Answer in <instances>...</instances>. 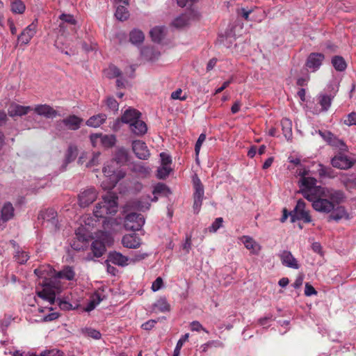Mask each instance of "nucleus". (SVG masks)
Listing matches in <instances>:
<instances>
[{
	"label": "nucleus",
	"mask_w": 356,
	"mask_h": 356,
	"mask_svg": "<svg viewBox=\"0 0 356 356\" xmlns=\"http://www.w3.org/2000/svg\"><path fill=\"white\" fill-rule=\"evenodd\" d=\"M300 193L309 202L316 211L330 213L334 209V204H339L346 200V195L341 190L323 188L316 186L315 178L308 177V171L300 170L298 172Z\"/></svg>",
	"instance_id": "1"
},
{
	"label": "nucleus",
	"mask_w": 356,
	"mask_h": 356,
	"mask_svg": "<svg viewBox=\"0 0 356 356\" xmlns=\"http://www.w3.org/2000/svg\"><path fill=\"white\" fill-rule=\"evenodd\" d=\"M117 200L118 197L115 193H108L95 204L93 209L95 218L97 220L104 219L103 228L106 237L111 233L113 225L116 224V220L110 216L115 215L118 211Z\"/></svg>",
	"instance_id": "2"
},
{
	"label": "nucleus",
	"mask_w": 356,
	"mask_h": 356,
	"mask_svg": "<svg viewBox=\"0 0 356 356\" xmlns=\"http://www.w3.org/2000/svg\"><path fill=\"white\" fill-rule=\"evenodd\" d=\"M115 161H111L103 168L105 179L102 182L101 186L104 190L113 189L117 183L124 177L125 173L122 170H116Z\"/></svg>",
	"instance_id": "3"
},
{
	"label": "nucleus",
	"mask_w": 356,
	"mask_h": 356,
	"mask_svg": "<svg viewBox=\"0 0 356 356\" xmlns=\"http://www.w3.org/2000/svg\"><path fill=\"white\" fill-rule=\"evenodd\" d=\"M290 216L292 222L297 220L307 223L312 221L309 211L305 209V202L302 200H299L297 202L296 207L290 212Z\"/></svg>",
	"instance_id": "4"
},
{
	"label": "nucleus",
	"mask_w": 356,
	"mask_h": 356,
	"mask_svg": "<svg viewBox=\"0 0 356 356\" xmlns=\"http://www.w3.org/2000/svg\"><path fill=\"white\" fill-rule=\"evenodd\" d=\"M193 181L195 190L193 193V209L195 213H198L200 210L204 197V187L200 179L197 177H194Z\"/></svg>",
	"instance_id": "5"
},
{
	"label": "nucleus",
	"mask_w": 356,
	"mask_h": 356,
	"mask_svg": "<svg viewBox=\"0 0 356 356\" xmlns=\"http://www.w3.org/2000/svg\"><path fill=\"white\" fill-rule=\"evenodd\" d=\"M331 163L334 168L347 170L356 163V158L350 157L343 153H339L332 158Z\"/></svg>",
	"instance_id": "6"
},
{
	"label": "nucleus",
	"mask_w": 356,
	"mask_h": 356,
	"mask_svg": "<svg viewBox=\"0 0 356 356\" xmlns=\"http://www.w3.org/2000/svg\"><path fill=\"white\" fill-rule=\"evenodd\" d=\"M145 224V218L143 215L131 213L125 218L124 226L127 229L139 230Z\"/></svg>",
	"instance_id": "7"
},
{
	"label": "nucleus",
	"mask_w": 356,
	"mask_h": 356,
	"mask_svg": "<svg viewBox=\"0 0 356 356\" xmlns=\"http://www.w3.org/2000/svg\"><path fill=\"white\" fill-rule=\"evenodd\" d=\"M43 289L37 292L39 298L52 305L56 301V294L58 291L56 286H51L49 283H42Z\"/></svg>",
	"instance_id": "8"
},
{
	"label": "nucleus",
	"mask_w": 356,
	"mask_h": 356,
	"mask_svg": "<svg viewBox=\"0 0 356 356\" xmlns=\"http://www.w3.org/2000/svg\"><path fill=\"white\" fill-rule=\"evenodd\" d=\"M97 192L93 187L83 190L79 195V203L81 207H86L92 204L97 197Z\"/></svg>",
	"instance_id": "9"
},
{
	"label": "nucleus",
	"mask_w": 356,
	"mask_h": 356,
	"mask_svg": "<svg viewBox=\"0 0 356 356\" xmlns=\"http://www.w3.org/2000/svg\"><path fill=\"white\" fill-rule=\"evenodd\" d=\"M136 261V259H131L116 251L109 252L107 258V262H111L121 267L127 266L131 262L134 263Z\"/></svg>",
	"instance_id": "10"
},
{
	"label": "nucleus",
	"mask_w": 356,
	"mask_h": 356,
	"mask_svg": "<svg viewBox=\"0 0 356 356\" xmlns=\"http://www.w3.org/2000/svg\"><path fill=\"white\" fill-rule=\"evenodd\" d=\"M83 119L75 115H71L62 120L57 121L56 124L57 127H61L62 125L66 126L70 130H77L80 128Z\"/></svg>",
	"instance_id": "11"
},
{
	"label": "nucleus",
	"mask_w": 356,
	"mask_h": 356,
	"mask_svg": "<svg viewBox=\"0 0 356 356\" xmlns=\"http://www.w3.org/2000/svg\"><path fill=\"white\" fill-rule=\"evenodd\" d=\"M325 56L321 53H311L306 61V66L312 72L317 71L321 66Z\"/></svg>",
	"instance_id": "12"
},
{
	"label": "nucleus",
	"mask_w": 356,
	"mask_h": 356,
	"mask_svg": "<svg viewBox=\"0 0 356 356\" xmlns=\"http://www.w3.org/2000/svg\"><path fill=\"white\" fill-rule=\"evenodd\" d=\"M37 31V25L31 23L26 27L22 33L18 35L17 40L22 44H27L35 35Z\"/></svg>",
	"instance_id": "13"
},
{
	"label": "nucleus",
	"mask_w": 356,
	"mask_h": 356,
	"mask_svg": "<svg viewBox=\"0 0 356 356\" xmlns=\"http://www.w3.org/2000/svg\"><path fill=\"white\" fill-rule=\"evenodd\" d=\"M36 114L46 118H54L58 115V113L53 107L48 104H38L32 108Z\"/></svg>",
	"instance_id": "14"
},
{
	"label": "nucleus",
	"mask_w": 356,
	"mask_h": 356,
	"mask_svg": "<svg viewBox=\"0 0 356 356\" xmlns=\"http://www.w3.org/2000/svg\"><path fill=\"white\" fill-rule=\"evenodd\" d=\"M132 149L136 156L140 159H147L150 155L146 144L140 140L133 141Z\"/></svg>",
	"instance_id": "15"
},
{
	"label": "nucleus",
	"mask_w": 356,
	"mask_h": 356,
	"mask_svg": "<svg viewBox=\"0 0 356 356\" xmlns=\"http://www.w3.org/2000/svg\"><path fill=\"white\" fill-rule=\"evenodd\" d=\"M334 204V209L331 211L328 217V220H334L338 222L342 219L348 220L350 218V214L343 206H337Z\"/></svg>",
	"instance_id": "16"
},
{
	"label": "nucleus",
	"mask_w": 356,
	"mask_h": 356,
	"mask_svg": "<svg viewBox=\"0 0 356 356\" xmlns=\"http://www.w3.org/2000/svg\"><path fill=\"white\" fill-rule=\"evenodd\" d=\"M149 199L150 197L147 195V197H143L140 200H136L128 202L126 207L129 209H135L144 211L148 210L150 207V203L149 202Z\"/></svg>",
	"instance_id": "17"
},
{
	"label": "nucleus",
	"mask_w": 356,
	"mask_h": 356,
	"mask_svg": "<svg viewBox=\"0 0 356 356\" xmlns=\"http://www.w3.org/2000/svg\"><path fill=\"white\" fill-rule=\"evenodd\" d=\"M31 111H32V108L31 106H24L15 103H12L8 106V113L12 118L16 116L21 117L25 115Z\"/></svg>",
	"instance_id": "18"
},
{
	"label": "nucleus",
	"mask_w": 356,
	"mask_h": 356,
	"mask_svg": "<svg viewBox=\"0 0 356 356\" xmlns=\"http://www.w3.org/2000/svg\"><path fill=\"white\" fill-rule=\"evenodd\" d=\"M280 257L282 261V264L287 266L289 268H291L293 269H298L299 264L296 259L293 256L291 252L287 250H284L280 254Z\"/></svg>",
	"instance_id": "19"
},
{
	"label": "nucleus",
	"mask_w": 356,
	"mask_h": 356,
	"mask_svg": "<svg viewBox=\"0 0 356 356\" xmlns=\"http://www.w3.org/2000/svg\"><path fill=\"white\" fill-rule=\"evenodd\" d=\"M122 243L125 248L136 249L140 245L141 239L136 234H127L123 236Z\"/></svg>",
	"instance_id": "20"
},
{
	"label": "nucleus",
	"mask_w": 356,
	"mask_h": 356,
	"mask_svg": "<svg viewBox=\"0 0 356 356\" xmlns=\"http://www.w3.org/2000/svg\"><path fill=\"white\" fill-rule=\"evenodd\" d=\"M333 97L327 95H320L317 97V102L321 106L320 108H315L314 113L318 114L327 111L331 106Z\"/></svg>",
	"instance_id": "21"
},
{
	"label": "nucleus",
	"mask_w": 356,
	"mask_h": 356,
	"mask_svg": "<svg viewBox=\"0 0 356 356\" xmlns=\"http://www.w3.org/2000/svg\"><path fill=\"white\" fill-rule=\"evenodd\" d=\"M140 113L136 111L134 108H129L127 109L124 113L122 114L120 120L125 124H129V125L134 120H137V118H140Z\"/></svg>",
	"instance_id": "22"
},
{
	"label": "nucleus",
	"mask_w": 356,
	"mask_h": 356,
	"mask_svg": "<svg viewBox=\"0 0 356 356\" xmlns=\"http://www.w3.org/2000/svg\"><path fill=\"white\" fill-rule=\"evenodd\" d=\"M129 128L131 132L137 136L145 134L147 130L146 124L140 120V118H137V120L131 122L129 125Z\"/></svg>",
	"instance_id": "23"
},
{
	"label": "nucleus",
	"mask_w": 356,
	"mask_h": 356,
	"mask_svg": "<svg viewBox=\"0 0 356 356\" xmlns=\"http://www.w3.org/2000/svg\"><path fill=\"white\" fill-rule=\"evenodd\" d=\"M245 247L251 251L252 254H257L261 250V246L256 242L252 237L248 236H243L241 238Z\"/></svg>",
	"instance_id": "24"
},
{
	"label": "nucleus",
	"mask_w": 356,
	"mask_h": 356,
	"mask_svg": "<svg viewBox=\"0 0 356 356\" xmlns=\"http://www.w3.org/2000/svg\"><path fill=\"white\" fill-rule=\"evenodd\" d=\"M78 154V149L75 145H70L66 151L63 168L65 169L67 164L75 160Z\"/></svg>",
	"instance_id": "25"
},
{
	"label": "nucleus",
	"mask_w": 356,
	"mask_h": 356,
	"mask_svg": "<svg viewBox=\"0 0 356 356\" xmlns=\"http://www.w3.org/2000/svg\"><path fill=\"white\" fill-rule=\"evenodd\" d=\"M141 54L147 60L154 61L159 58L160 52L153 47H145L141 51Z\"/></svg>",
	"instance_id": "26"
},
{
	"label": "nucleus",
	"mask_w": 356,
	"mask_h": 356,
	"mask_svg": "<svg viewBox=\"0 0 356 356\" xmlns=\"http://www.w3.org/2000/svg\"><path fill=\"white\" fill-rule=\"evenodd\" d=\"M106 115L105 114L101 113V114L95 115L90 117L86 121V124L88 127H98L106 121Z\"/></svg>",
	"instance_id": "27"
},
{
	"label": "nucleus",
	"mask_w": 356,
	"mask_h": 356,
	"mask_svg": "<svg viewBox=\"0 0 356 356\" xmlns=\"http://www.w3.org/2000/svg\"><path fill=\"white\" fill-rule=\"evenodd\" d=\"M149 33L153 41L159 42L165 35V28L164 26H155L150 31Z\"/></svg>",
	"instance_id": "28"
},
{
	"label": "nucleus",
	"mask_w": 356,
	"mask_h": 356,
	"mask_svg": "<svg viewBox=\"0 0 356 356\" xmlns=\"http://www.w3.org/2000/svg\"><path fill=\"white\" fill-rule=\"evenodd\" d=\"M282 131L284 137L290 140L292 137V122L288 118H284L281 121Z\"/></svg>",
	"instance_id": "29"
},
{
	"label": "nucleus",
	"mask_w": 356,
	"mask_h": 356,
	"mask_svg": "<svg viewBox=\"0 0 356 356\" xmlns=\"http://www.w3.org/2000/svg\"><path fill=\"white\" fill-rule=\"evenodd\" d=\"M92 252L95 257H100L105 251V245L102 241L96 240L91 245Z\"/></svg>",
	"instance_id": "30"
},
{
	"label": "nucleus",
	"mask_w": 356,
	"mask_h": 356,
	"mask_svg": "<svg viewBox=\"0 0 356 356\" xmlns=\"http://www.w3.org/2000/svg\"><path fill=\"white\" fill-rule=\"evenodd\" d=\"M56 213L53 209H48L45 211L40 213L38 218H42L43 220L50 222L53 225H56L57 220L55 219Z\"/></svg>",
	"instance_id": "31"
},
{
	"label": "nucleus",
	"mask_w": 356,
	"mask_h": 356,
	"mask_svg": "<svg viewBox=\"0 0 356 356\" xmlns=\"http://www.w3.org/2000/svg\"><path fill=\"white\" fill-rule=\"evenodd\" d=\"M145 39L144 33L138 29H134L130 32L129 40L130 42L134 44H141Z\"/></svg>",
	"instance_id": "32"
},
{
	"label": "nucleus",
	"mask_w": 356,
	"mask_h": 356,
	"mask_svg": "<svg viewBox=\"0 0 356 356\" xmlns=\"http://www.w3.org/2000/svg\"><path fill=\"white\" fill-rule=\"evenodd\" d=\"M332 64L334 69L339 72L344 71L347 67V64L343 57L335 56L332 58Z\"/></svg>",
	"instance_id": "33"
},
{
	"label": "nucleus",
	"mask_w": 356,
	"mask_h": 356,
	"mask_svg": "<svg viewBox=\"0 0 356 356\" xmlns=\"http://www.w3.org/2000/svg\"><path fill=\"white\" fill-rule=\"evenodd\" d=\"M74 276L75 273L70 266L65 267L62 270L59 271L56 275L58 278L65 279L67 280H74Z\"/></svg>",
	"instance_id": "34"
},
{
	"label": "nucleus",
	"mask_w": 356,
	"mask_h": 356,
	"mask_svg": "<svg viewBox=\"0 0 356 356\" xmlns=\"http://www.w3.org/2000/svg\"><path fill=\"white\" fill-rule=\"evenodd\" d=\"M190 21V17L188 14H183L175 18L172 22V26L176 28H182L186 26Z\"/></svg>",
	"instance_id": "35"
},
{
	"label": "nucleus",
	"mask_w": 356,
	"mask_h": 356,
	"mask_svg": "<svg viewBox=\"0 0 356 356\" xmlns=\"http://www.w3.org/2000/svg\"><path fill=\"white\" fill-rule=\"evenodd\" d=\"M152 193L154 194V195H162L168 196V194L171 193V192L165 184L162 183H158L154 186Z\"/></svg>",
	"instance_id": "36"
},
{
	"label": "nucleus",
	"mask_w": 356,
	"mask_h": 356,
	"mask_svg": "<svg viewBox=\"0 0 356 356\" xmlns=\"http://www.w3.org/2000/svg\"><path fill=\"white\" fill-rule=\"evenodd\" d=\"M115 16L118 20L124 21L129 17V12L126 7L119 6L117 7Z\"/></svg>",
	"instance_id": "37"
},
{
	"label": "nucleus",
	"mask_w": 356,
	"mask_h": 356,
	"mask_svg": "<svg viewBox=\"0 0 356 356\" xmlns=\"http://www.w3.org/2000/svg\"><path fill=\"white\" fill-rule=\"evenodd\" d=\"M318 172L320 177L333 178L335 177L333 170L330 167H325L321 164L318 165Z\"/></svg>",
	"instance_id": "38"
},
{
	"label": "nucleus",
	"mask_w": 356,
	"mask_h": 356,
	"mask_svg": "<svg viewBox=\"0 0 356 356\" xmlns=\"http://www.w3.org/2000/svg\"><path fill=\"white\" fill-rule=\"evenodd\" d=\"M11 10L14 13L22 14L25 10V5L20 0H15L11 3Z\"/></svg>",
	"instance_id": "39"
},
{
	"label": "nucleus",
	"mask_w": 356,
	"mask_h": 356,
	"mask_svg": "<svg viewBox=\"0 0 356 356\" xmlns=\"http://www.w3.org/2000/svg\"><path fill=\"white\" fill-rule=\"evenodd\" d=\"M116 139L113 135L101 134L100 143L105 147H111L115 143Z\"/></svg>",
	"instance_id": "40"
},
{
	"label": "nucleus",
	"mask_w": 356,
	"mask_h": 356,
	"mask_svg": "<svg viewBox=\"0 0 356 356\" xmlns=\"http://www.w3.org/2000/svg\"><path fill=\"white\" fill-rule=\"evenodd\" d=\"M154 307L161 312H165L170 310V305L165 298H160L154 304Z\"/></svg>",
	"instance_id": "41"
},
{
	"label": "nucleus",
	"mask_w": 356,
	"mask_h": 356,
	"mask_svg": "<svg viewBox=\"0 0 356 356\" xmlns=\"http://www.w3.org/2000/svg\"><path fill=\"white\" fill-rule=\"evenodd\" d=\"M105 74L110 79L114 77H118L121 74L120 70L115 65H110L107 69L104 71Z\"/></svg>",
	"instance_id": "42"
},
{
	"label": "nucleus",
	"mask_w": 356,
	"mask_h": 356,
	"mask_svg": "<svg viewBox=\"0 0 356 356\" xmlns=\"http://www.w3.org/2000/svg\"><path fill=\"white\" fill-rule=\"evenodd\" d=\"M171 171L172 168L170 165H161L157 170V177L159 179H165Z\"/></svg>",
	"instance_id": "43"
},
{
	"label": "nucleus",
	"mask_w": 356,
	"mask_h": 356,
	"mask_svg": "<svg viewBox=\"0 0 356 356\" xmlns=\"http://www.w3.org/2000/svg\"><path fill=\"white\" fill-rule=\"evenodd\" d=\"M82 331L86 335L95 339H99L102 336L101 333L98 330L91 327L84 328Z\"/></svg>",
	"instance_id": "44"
},
{
	"label": "nucleus",
	"mask_w": 356,
	"mask_h": 356,
	"mask_svg": "<svg viewBox=\"0 0 356 356\" xmlns=\"http://www.w3.org/2000/svg\"><path fill=\"white\" fill-rule=\"evenodd\" d=\"M99 156V152L92 153L91 157L90 156V161L86 163V166L87 168H91L99 165L100 161Z\"/></svg>",
	"instance_id": "45"
},
{
	"label": "nucleus",
	"mask_w": 356,
	"mask_h": 356,
	"mask_svg": "<svg viewBox=\"0 0 356 356\" xmlns=\"http://www.w3.org/2000/svg\"><path fill=\"white\" fill-rule=\"evenodd\" d=\"M15 257L16 261L19 264H23L27 261V260L29 258V256L28 253L25 251H18L16 253Z\"/></svg>",
	"instance_id": "46"
},
{
	"label": "nucleus",
	"mask_w": 356,
	"mask_h": 356,
	"mask_svg": "<svg viewBox=\"0 0 356 356\" xmlns=\"http://www.w3.org/2000/svg\"><path fill=\"white\" fill-rule=\"evenodd\" d=\"M115 159L118 160V162H122L127 161V152L124 148L118 149L116 153Z\"/></svg>",
	"instance_id": "47"
},
{
	"label": "nucleus",
	"mask_w": 356,
	"mask_h": 356,
	"mask_svg": "<svg viewBox=\"0 0 356 356\" xmlns=\"http://www.w3.org/2000/svg\"><path fill=\"white\" fill-rule=\"evenodd\" d=\"M106 106L108 108L113 111L118 110L119 104L113 97H108L106 99Z\"/></svg>",
	"instance_id": "48"
},
{
	"label": "nucleus",
	"mask_w": 356,
	"mask_h": 356,
	"mask_svg": "<svg viewBox=\"0 0 356 356\" xmlns=\"http://www.w3.org/2000/svg\"><path fill=\"white\" fill-rule=\"evenodd\" d=\"M223 220L222 218H217L215 221L209 227V229L210 232H216L222 224Z\"/></svg>",
	"instance_id": "49"
},
{
	"label": "nucleus",
	"mask_w": 356,
	"mask_h": 356,
	"mask_svg": "<svg viewBox=\"0 0 356 356\" xmlns=\"http://www.w3.org/2000/svg\"><path fill=\"white\" fill-rule=\"evenodd\" d=\"M205 140H206V135L204 134H201L200 135V136L195 143V154L197 156L199 154L200 151V147Z\"/></svg>",
	"instance_id": "50"
},
{
	"label": "nucleus",
	"mask_w": 356,
	"mask_h": 356,
	"mask_svg": "<svg viewBox=\"0 0 356 356\" xmlns=\"http://www.w3.org/2000/svg\"><path fill=\"white\" fill-rule=\"evenodd\" d=\"M344 124L348 126L356 125V113L352 112L348 115L347 118L344 120Z\"/></svg>",
	"instance_id": "51"
},
{
	"label": "nucleus",
	"mask_w": 356,
	"mask_h": 356,
	"mask_svg": "<svg viewBox=\"0 0 356 356\" xmlns=\"http://www.w3.org/2000/svg\"><path fill=\"white\" fill-rule=\"evenodd\" d=\"M319 134L330 144H334L333 139L334 138V135L330 131L322 132L319 131Z\"/></svg>",
	"instance_id": "52"
},
{
	"label": "nucleus",
	"mask_w": 356,
	"mask_h": 356,
	"mask_svg": "<svg viewBox=\"0 0 356 356\" xmlns=\"http://www.w3.org/2000/svg\"><path fill=\"white\" fill-rule=\"evenodd\" d=\"M160 157L161 160V165H170L172 163L171 156L167 153L162 152L160 154Z\"/></svg>",
	"instance_id": "53"
},
{
	"label": "nucleus",
	"mask_w": 356,
	"mask_h": 356,
	"mask_svg": "<svg viewBox=\"0 0 356 356\" xmlns=\"http://www.w3.org/2000/svg\"><path fill=\"white\" fill-rule=\"evenodd\" d=\"M60 19L63 22L70 24H75L76 20L72 15L62 14L60 16Z\"/></svg>",
	"instance_id": "54"
},
{
	"label": "nucleus",
	"mask_w": 356,
	"mask_h": 356,
	"mask_svg": "<svg viewBox=\"0 0 356 356\" xmlns=\"http://www.w3.org/2000/svg\"><path fill=\"white\" fill-rule=\"evenodd\" d=\"M190 327H191V330L192 331H197V332H198V331H200V330H203L205 332L208 333V331L205 328H204L202 327V325L198 321H193L191 323Z\"/></svg>",
	"instance_id": "55"
},
{
	"label": "nucleus",
	"mask_w": 356,
	"mask_h": 356,
	"mask_svg": "<svg viewBox=\"0 0 356 356\" xmlns=\"http://www.w3.org/2000/svg\"><path fill=\"white\" fill-rule=\"evenodd\" d=\"M104 298V296H102V293L99 292H96L91 296L90 301L98 305Z\"/></svg>",
	"instance_id": "56"
},
{
	"label": "nucleus",
	"mask_w": 356,
	"mask_h": 356,
	"mask_svg": "<svg viewBox=\"0 0 356 356\" xmlns=\"http://www.w3.org/2000/svg\"><path fill=\"white\" fill-rule=\"evenodd\" d=\"M83 222L86 226L93 227L96 225L97 220L94 219L92 216H86L84 217Z\"/></svg>",
	"instance_id": "57"
},
{
	"label": "nucleus",
	"mask_w": 356,
	"mask_h": 356,
	"mask_svg": "<svg viewBox=\"0 0 356 356\" xmlns=\"http://www.w3.org/2000/svg\"><path fill=\"white\" fill-rule=\"evenodd\" d=\"M163 285V280L161 277H157L152 283V289L153 291H159Z\"/></svg>",
	"instance_id": "58"
},
{
	"label": "nucleus",
	"mask_w": 356,
	"mask_h": 356,
	"mask_svg": "<svg viewBox=\"0 0 356 356\" xmlns=\"http://www.w3.org/2000/svg\"><path fill=\"white\" fill-rule=\"evenodd\" d=\"M316 293H317L316 291L312 285H310L309 283H307L305 284V296H311L315 295Z\"/></svg>",
	"instance_id": "59"
},
{
	"label": "nucleus",
	"mask_w": 356,
	"mask_h": 356,
	"mask_svg": "<svg viewBox=\"0 0 356 356\" xmlns=\"http://www.w3.org/2000/svg\"><path fill=\"white\" fill-rule=\"evenodd\" d=\"M252 12V10H248L244 8H241L238 10V14L243 17L245 20H248L249 15Z\"/></svg>",
	"instance_id": "60"
},
{
	"label": "nucleus",
	"mask_w": 356,
	"mask_h": 356,
	"mask_svg": "<svg viewBox=\"0 0 356 356\" xmlns=\"http://www.w3.org/2000/svg\"><path fill=\"white\" fill-rule=\"evenodd\" d=\"M182 93V90L181 89H177L175 91L172 92L171 94V98L173 99H179L184 100L186 99V97H181V95Z\"/></svg>",
	"instance_id": "61"
},
{
	"label": "nucleus",
	"mask_w": 356,
	"mask_h": 356,
	"mask_svg": "<svg viewBox=\"0 0 356 356\" xmlns=\"http://www.w3.org/2000/svg\"><path fill=\"white\" fill-rule=\"evenodd\" d=\"M101 134H92L90 136V141L93 146H97L98 143H100Z\"/></svg>",
	"instance_id": "62"
},
{
	"label": "nucleus",
	"mask_w": 356,
	"mask_h": 356,
	"mask_svg": "<svg viewBox=\"0 0 356 356\" xmlns=\"http://www.w3.org/2000/svg\"><path fill=\"white\" fill-rule=\"evenodd\" d=\"M189 337V334L186 333L184 334L177 341L176 346L181 348L183 346L184 343L188 341Z\"/></svg>",
	"instance_id": "63"
},
{
	"label": "nucleus",
	"mask_w": 356,
	"mask_h": 356,
	"mask_svg": "<svg viewBox=\"0 0 356 356\" xmlns=\"http://www.w3.org/2000/svg\"><path fill=\"white\" fill-rule=\"evenodd\" d=\"M155 321H149L142 325V328L146 330H151L155 325Z\"/></svg>",
	"instance_id": "64"
}]
</instances>
